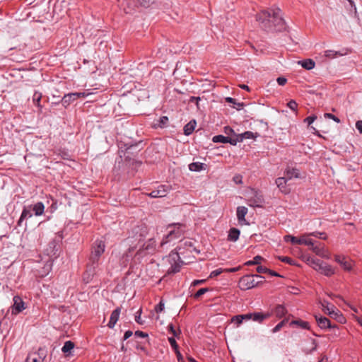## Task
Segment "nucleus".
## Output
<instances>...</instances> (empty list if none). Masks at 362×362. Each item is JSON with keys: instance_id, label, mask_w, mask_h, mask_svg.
I'll return each instance as SVG.
<instances>
[{"instance_id": "1", "label": "nucleus", "mask_w": 362, "mask_h": 362, "mask_svg": "<svg viewBox=\"0 0 362 362\" xmlns=\"http://www.w3.org/2000/svg\"><path fill=\"white\" fill-rule=\"evenodd\" d=\"M56 247L57 243L54 241L50 243L49 247L52 248V250L50 252H47L49 257L45 261L39 262L36 265L35 269L36 275L38 276L45 277L51 272L53 265V261L51 257L52 256L56 255V252H54V250L57 251V250L55 249Z\"/></svg>"}, {"instance_id": "2", "label": "nucleus", "mask_w": 362, "mask_h": 362, "mask_svg": "<svg viewBox=\"0 0 362 362\" xmlns=\"http://www.w3.org/2000/svg\"><path fill=\"white\" fill-rule=\"evenodd\" d=\"M307 262L315 270L320 272L327 276H330L335 273L334 269L329 264L323 262L322 261L308 257Z\"/></svg>"}, {"instance_id": "3", "label": "nucleus", "mask_w": 362, "mask_h": 362, "mask_svg": "<svg viewBox=\"0 0 362 362\" xmlns=\"http://www.w3.org/2000/svg\"><path fill=\"white\" fill-rule=\"evenodd\" d=\"M256 279H263L264 277L258 274L245 275L240 279L238 286L244 291L252 288L262 283V281H257Z\"/></svg>"}, {"instance_id": "4", "label": "nucleus", "mask_w": 362, "mask_h": 362, "mask_svg": "<svg viewBox=\"0 0 362 362\" xmlns=\"http://www.w3.org/2000/svg\"><path fill=\"white\" fill-rule=\"evenodd\" d=\"M180 253L182 254L181 251L180 252H172L168 257H166V262L170 264V267L167 271L168 274H175L180 272L183 263L180 259Z\"/></svg>"}, {"instance_id": "5", "label": "nucleus", "mask_w": 362, "mask_h": 362, "mask_svg": "<svg viewBox=\"0 0 362 362\" xmlns=\"http://www.w3.org/2000/svg\"><path fill=\"white\" fill-rule=\"evenodd\" d=\"M105 245L103 240H97L92 247L91 255L90 257V261L92 264L98 265V262L100 256L105 252Z\"/></svg>"}, {"instance_id": "6", "label": "nucleus", "mask_w": 362, "mask_h": 362, "mask_svg": "<svg viewBox=\"0 0 362 362\" xmlns=\"http://www.w3.org/2000/svg\"><path fill=\"white\" fill-rule=\"evenodd\" d=\"M272 9L270 11H261L256 15V20L259 23L261 28L268 30L272 28L271 20Z\"/></svg>"}, {"instance_id": "7", "label": "nucleus", "mask_w": 362, "mask_h": 362, "mask_svg": "<svg viewBox=\"0 0 362 362\" xmlns=\"http://www.w3.org/2000/svg\"><path fill=\"white\" fill-rule=\"evenodd\" d=\"M272 23L276 30H281L284 28L285 24L283 18L281 17V10L278 8H272Z\"/></svg>"}, {"instance_id": "8", "label": "nucleus", "mask_w": 362, "mask_h": 362, "mask_svg": "<svg viewBox=\"0 0 362 362\" xmlns=\"http://www.w3.org/2000/svg\"><path fill=\"white\" fill-rule=\"evenodd\" d=\"M308 235H303L298 238L291 235H286L284 237V239L286 242L290 241L292 244L313 245V240L308 238Z\"/></svg>"}, {"instance_id": "9", "label": "nucleus", "mask_w": 362, "mask_h": 362, "mask_svg": "<svg viewBox=\"0 0 362 362\" xmlns=\"http://www.w3.org/2000/svg\"><path fill=\"white\" fill-rule=\"evenodd\" d=\"M156 250V240L153 238L148 239L137 251L136 255L144 256L146 254L153 253Z\"/></svg>"}, {"instance_id": "10", "label": "nucleus", "mask_w": 362, "mask_h": 362, "mask_svg": "<svg viewBox=\"0 0 362 362\" xmlns=\"http://www.w3.org/2000/svg\"><path fill=\"white\" fill-rule=\"evenodd\" d=\"M32 210L35 216H41L44 213L45 206L42 202H37L33 206H30L28 209H24V218L31 217L33 214L30 213Z\"/></svg>"}, {"instance_id": "11", "label": "nucleus", "mask_w": 362, "mask_h": 362, "mask_svg": "<svg viewBox=\"0 0 362 362\" xmlns=\"http://www.w3.org/2000/svg\"><path fill=\"white\" fill-rule=\"evenodd\" d=\"M171 190L170 185H159L156 189L151 192L148 195L152 198L164 197Z\"/></svg>"}, {"instance_id": "12", "label": "nucleus", "mask_w": 362, "mask_h": 362, "mask_svg": "<svg viewBox=\"0 0 362 362\" xmlns=\"http://www.w3.org/2000/svg\"><path fill=\"white\" fill-rule=\"evenodd\" d=\"M311 250L320 257L329 259V254L328 250L325 248L323 244L319 243L316 245L313 242V245H310Z\"/></svg>"}, {"instance_id": "13", "label": "nucleus", "mask_w": 362, "mask_h": 362, "mask_svg": "<svg viewBox=\"0 0 362 362\" xmlns=\"http://www.w3.org/2000/svg\"><path fill=\"white\" fill-rule=\"evenodd\" d=\"M335 261L339 264L345 271H351L353 267V262L347 257L336 255L334 256Z\"/></svg>"}, {"instance_id": "14", "label": "nucleus", "mask_w": 362, "mask_h": 362, "mask_svg": "<svg viewBox=\"0 0 362 362\" xmlns=\"http://www.w3.org/2000/svg\"><path fill=\"white\" fill-rule=\"evenodd\" d=\"M247 211L248 210L247 207L243 206H238L236 210V216L238 223L240 225H249L248 221H247L245 219V216L247 215Z\"/></svg>"}, {"instance_id": "15", "label": "nucleus", "mask_w": 362, "mask_h": 362, "mask_svg": "<svg viewBox=\"0 0 362 362\" xmlns=\"http://www.w3.org/2000/svg\"><path fill=\"white\" fill-rule=\"evenodd\" d=\"M262 203L263 198L257 192H254V197L247 200L248 205L253 208L261 207Z\"/></svg>"}, {"instance_id": "16", "label": "nucleus", "mask_w": 362, "mask_h": 362, "mask_svg": "<svg viewBox=\"0 0 362 362\" xmlns=\"http://www.w3.org/2000/svg\"><path fill=\"white\" fill-rule=\"evenodd\" d=\"M235 143L242 142L244 139H256L259 136L258 133H253L250 131H247L240 134H235Z\"/></svg>"}, {"instance_id": "17", "label": "nucleus", "mask_w": 362, "mask_h": 362, "mask_svg": "<svg viewBox=\"0 0 362 362\" xmlns=\"http://www.w3.org/2000/svg\"><path fill=\"white\" fill-rule=\"evenodd\" d=\"M212 141L214 143H230L233 146L236 145L235 137L230 138L229 136H225L223 135H216L213 137Z\"/></svg>"}, {"instance_id": "18", "label": "nucleus", "mask_w": 362, "mask_h": 362, "mask_svg": "<svg viewBox=\"0 0 362 362\" xmlns=\"http://www.w3.org/2000/svg\"><path fill=\"white\" fill-rule=\"evenodd\" d=\"M14 304L11 308L12 314H18L23 310V300L19 296H15L13 298Z\"/></svg>"}, {"instance_id": "19", "label": "nucleus", "mask_w": 362, "mask_h": 362, "mask_svg": "<svg viewBox=\"0 0 362 362\" xmlns=\"http://www.w3.org/2000/svg\"><path fill=\"white\" fill-rule=\"evenodd\" d=\"M96 265H88L86 272L83 274V279L85 282L88 283L93 276L95 274Z\"/></svg>"}, {"instance_id": "20", "label": "nucleus", "mask_w": 362, "mask_h": 362, "mask_svg": "<svg viewBox=\"0 0 362 362\" xmlns=\"http://www.w3.org/2000/svg\"><path fill=\"white\" fill-rule=\"evenodd\" d=\"M45 357L44 353H32L28 354L25 362H43Z\"/></svg>"}, {"instance_id": "21", "label": "nucleus", "mask_w": 362, "mask_h": 362, "mask_svg": "<svg viewBox=\"0 0 362 362\" xmlns=\"http://www.w3.org/2000/svg\"><path fill=\"white\" fill-rule=\"evenodd\" d=\"M287 181L288 180L286 177H278L276 180V184L277 187H279L280 191L285 194H288L290 192L289 189L286 187Z\"/></svg>"}, {"instance_id": "22", "label": "nucleus", "mask_w": 362, "mask_h": 362, "mask_svg": "<svg viewBox=\"0 0 362 362\" xmlns=\"http://www.w3.org/2000/svg\"><path fill=\"white\" fill-rule=\"evenodd\" d=\"M315 319H316L318 326L322 329L335 327V326H332L331 325L329 319L325 317H322V316L318 317V316L315 315Z\"/></svg>"}, {"instance_id": "23", "label": "nucleus", "mask_w": 362, "mask_h": 362, "mask_svg": "<svg viewBox=\"0 0 362 362\" xmlns=\"http://www.w3.org/2000/svg\"><path fill=\"white\" fill-rule=\"evenodd\" d=\"M78 95L75 93L65 94L62 99V103L64 107L69 106L71 103L77 100Z\"/></svg>"}, {"instance_id": "24", "label": "nucleus", "mask_w": 362, "mask_h": 362, "mask_svg": "<svg viewBox=\"0 0 362 362\" xmlns=\"http://www.w3.org/2000/svg\"><path fill=\"white\" fill-rule=\"evenodd\" d=\"M120 311H121V309L119 308H117L115 310L112 311V313L110 315V321L107 324V326L110 328H113L115 327V324L117 323V322L119 319Z\"/></svg>"}, {"instance_id": "25", "label": "nucleus", "mask_w": 362, "mask_h": 362, "mask_svg": "<svg viewBox=\"0 0 362 362\" xmlns=\"http://www.w3.org/2000/svg\"><path fill=\"white\" fill-rule=\"evenodd\" d=\"M181 235L180 231H175L174 230H170L168 234L163 239L160 243V246H163L165 244L170 241L173 238H180Z\"/></svg>"}, {"instance_id": "26", "label": "nucleus", "mask_w": 362, "mask_h": 362, "mask_svg": "<svg viewBox=\"0 0 362 362\" xmlns=\"http://www.w3.org/2000/svg\"><path fill=\"white\" fill-rule=\"evenodd\" d=\"M298 64L306 70H311L315 66V62L311 59L298 61Z\"/></svg>"}, {"instance_id": "27", "label": "nucleus", "mask_w": 362, "mask_h": 362, "mask_svg": "<svg viewBox=\"0 0 362 362\" xmlns=\"http://www.w3.org/2000/svg\"><path fill=\"white\" fill-rule=\"evenodd\" d=\"M240 230L235 228H232L230 229L228 235V240L235 242L238 240L240 236Z\"/></svg>"}, {"instance_id": "28", "label": "nucleus", "mask_w": 362, "mask_h": 362, "mask_svg": "<svg viewBox=\"0 0 362 362\" xmlns=\"http://www.w3.org/2000/svg\"><path fill=\"white\" fill-rule=\"evenodd\" d=\"M286 178L288 180H291L292 178H298L300 177V174L298 170L296 168H287L285 171Z\"/></svg>"}, {"instance_id": "29", "label": "nucleus", "mask_w": 362, "mask_h": 362, "mask_svg": "<svg viewBox=\"0 0 362 362\" xmlns=\"http://www.w3.org/2000/svg\"><path fill=\"white\" fill-rule=\"evenodd\" d=\"M331 317H334L338 320V322L343 323L345 322V319L343 317L342 314L340 313L339 310H337L335 307L334 310H332L330 313L328 314Z\"/></svg>"}, {"instance_id": "30", "label": "nucleus", "mask_w": 362, "mask_h": 362, "mask_svg": "<svg viewBox=\"0 0 362 362\" xmlns=\"http://www.w3.org/2000/svg\"><path fill=\"white\" fill-rule=\"evenodd\" d=\"M252 320L255 322H262L269 317V315L264 314L262 313H252Z\"/></svg>"}, {"instance_id": "31", "label": "nucleus", "mask_w": 362, "mask_h": 362, "mask_svg": "<svg viewBox=\"0 0 362 362\" xmlns=\"http://www.w3.org/2000/svg\"><path fill=\"white\" fill-rule=\"evenodd\" d=\"M195 127H196L195 120L190 121L189 123H187L184 127V134L185 135L191 134L193 132V131L194 130Z\"/></svg>"}, {"instance_id": "32", "label": "nucleus", "mask_w": 362, "mask_h": 362, "mask_svg": "<svg viewBox=\"0 0 362 362\" xmlns=\"http://www.w3.org/2000/svg\"><path fill=\"white\" fill-rule=\"evenodd\" d=\"M189 169L191 171H201L204 169V164L199 162L192 163L189 165Z\"/></svg>"}, {"instance_id": "33", "label": "nucleus", "mask_w": 362, "mask_h": 362, "mask_svg": "<svg viewBox=\"0 0 362 362\" xmlns=\"http://www.w3.org/2000/svg\"><path fill=\"white\" fill-rule=\"evenodd\" d=\"M74 348V344L71 341H66L63 347L62 348V351L66 354H69L71 351Z\"/></svg>"}, {"instance_id": "34", "label": "nucleus", "mask_w": 362, "mask_h": 362, "mask_svg": "<svg viewBox=\"0 0 362 362\" xmlns=\"http://www.w3.org/2000/svg\"><path fill=\"white\" fill-rule=\"evenodd\" d=\"M322 309L326 314H329L332 311V310H334V306L333 305H331L329 302L324 300L320 303Z\"/></svg>"}, {"instance_id": "35", "label": "nucleus", "mask_w": 362, "mask_h": 362, "mask_svg": "<svg viewBox=\"0 0 362 362\" xmlns=\"http://www.w3.org/2000/svg\"><path fill=\"white\" fill-rule=\"evenodd\" d=\"M274 312H275L276 315L278 317H282L286 315V313H287V310L284 305H278L275 308Z\"/></svg>"}, {"instance_id": "36", "label": "nucleus", "mask_w": 362, "mask_h": 362, "mask_svg": "<svg viewBox=\"0 0 362 362\" xmlns=\"http://www.w3.org/2000/svg\"><path fill=\"white\" fill-rule=\"evenodd\" d=\"M182 247H187L190 251H192V250H195V248L193 246L192 242L188 240H182L180 242V245L178 247L180 251L181 250Z\"/></svg>"}, {"instance_id": "37", "label": "nucleus", "mask_w": 362, "mask_h": 362, "mask_svg": "<svg viewBox=\"0 0 362 362\" xmlns=\"http://www.w3.org/2000/svg\"><path fill=\"white\" fill-rule=\"evenodd\" d=\"M296 325L300 327L303 329H310L308 322H305V321H303L301 320H293L291 322V325Z\"/></svg>"}, {"instance_id": "38", "label": "nucleus", "mask_w": 362, "mask_h": 362, "mask_svg": "<svg viewBox=\"0 0 362 362\" xmlns=\"http://www.w3.org/2000/svg\"><path fill=\"white\" fill-rule=\"evenodd\" d=\"M41 98H42V94L40 93L35 92L33 94V101L38 107H40V110H41V109H42V107L40 105Z\"/></svg>"}, {"instance_id": "39", "label": "nucleus", "mask_w": 362, "mask_h": 362, "mask_svg": "<svg viewBox=\"0 0 362 362\" xmlns=\"http://www.w3.org/2000/svg\"><path fill=\"white\" fill-rule=\"evenodd\" d=\"M139 232H140L141 236H144L146 233H147L146 226L144 225H141V226H138L136 228V233H138Z\"/></svg>"}, {"instance_id": "40", "label": "nucleus", "mask_w": 362, "mask_h": 362, "mask_svg": "<svg viewBox=\"0 0 362 362\" xmlns=\"http://www.w3.org/2000/svg\"><path fill=\"white\" fill-rule=\"evenodd\" d=\"M168 329H169V331L170 332V333H172V334H173L174 337H177L180 334V333H181V332H180V329L176 330V329H175V327H174V326H173V324H170V325H168Z\"/></svg>"}, {"instance_id": "41", "label": "nucleus", "mask_w": 362, "mask_h": 362, "mask_svg": "<svg viewBox=\"0 0 362 362\" xmlns=\"http://www.w3.org/2000/svg\"><path fill=\"white\" fill-rule=\"evenodd\" d=\"M231 321L233 322L236 323L237 326H239L243 321V315H235L232 317Z\"/></svg>"}, {"instance_id": "42", "label": "nucleus", "mask_w": 362, "mask_h": 362, "mask_svg": "<svg viewBox=\"0 0 362 362\" xmlns=\"http://www.w3.org/2000/svg\"><path fill=\"white\" fill-rule=\"evenodd\" d=\"M279 259H280L283 262H286L290 265L296 264L294 260L288 257H279Z\"/></svg>"}, {"instance_id": "43", "label": "nucleus", "mask_w": 362, "mask_h": 362, "mask_svg": "<svg viewBox=\"0 0 362 362\" xmlns=\"http://www.w3.org/2000/svg\"><path fill=\"white\" fill-rule=\"evenodd\" d=\"M142 313V310L140 308L135 314V321L140 325L144 324V321L141 320V315Z\"/></svg>"}, {"instance_id": "44", "label": "nucleus", "mask_w": 362, "mask_h": 362, "mask_svg": "<svg viewBox=\"0 0 362 362\" xmlns=\"http://www.w3.org/2000/svg\"><path fill=\"white\" fill-rule=\"evenodd\" d=\"M209 291L208 288H202L199 289L197 293L194 295V298H198L201 296L204 295L205 293H206Z\"/></svg>"}, {"instance_id": "45", "label": "nucleus", "mask_w": 362, "mask_h": 362, "mask_svg": "<svg viewBox=\"0 0 362 362\" xmlns=\"http://www.w3.org/2000/svg\"><path fill=\"white\" fill-rule=\"evenodd\" d=\"M308 235H313L315 237H317L318 238L326 240L327 236L325 233H318V232H314L312 233H310Z\"/></svg>"}, {"instance_id": "46", "label": "nucleus", "mask_w": 362, "mask_h": 362, "mask_svg": "<svg viewBox=\"0 0 362 362\" xmlns=\"http://www.w3.org/2000/svg\"><path fill=\"white\" fill-rule=\"evenodd\" d=\"M287 106L293 111H296L297 110V107H298V104L297 103L293 100H291L288 103H287Z\"/></svg>"}, {"instance_id": "47", "label": "nucleus", "mask_w": 362, "mask_h": 362, "mask_svg": "<svg viewBox=\"0 0 362 362\" xmlns=\"http://www.w3.org/2000/svg\"><path fill=\"white\" fill-rule=\"evenodd\" d=\"M286 321H287V320H282L281 322H280L279 323H278V324H277V325L274 327V329H272V332H273L274 333L279 332V331L282 328V327L285 325V323H286Z\"/></svg>"}, {"instance_id": "48", "label": "nucleus", "mask_w": 362, "mask_h": 362, "mask_svg": "<svg viewBox=\"0 0 362 362\" xmlns=\"http://www.w3.org/2000/svg\"><path fill=\"white\" fill-rule=\"evenodd\" d=\"M168 341H169L170 344L171 345V346L173 347V349H174V351H176L177 349H178V345H177L174 337H169Z\"/></svg>"}, {"instance_id": "49", "label": "nucleus", "mask_w": 362, "mask_h": 362, "mask_svg": "<svg viewBox=\"0 0 362 362\" xmlns=\"http://www.w3.org/2000/svg\"><path fill=\"white\" fill-rule=\"evenodd\" d=\"M223 272H225V270H223L222 269H217L214 270V271H212L211 272V274L209 275V277L210 278H213V277L217 276H218L219 274H221Z\"/></svg>"}, {"instance_id": "50", "label": "nucleus", "mask_w": 362, "mask_h": 362, "mask_svg": "<svg viewBox=\"0 0 362 362\" xmlns=\"http://www.w3.org/2000/svg\"><path fill=\"white\" fill-rule=\"evenodd\" d=\"M168 122V117L166 116H163L160 118V120H159V126L160 127H163L164 126H165Z\"/></svg>"}, {"instance_id": "51", "label": "nucleus", "mask_w": 362, "mask_h": 362, "mask_svg": "<svg viewBox=\"0 0 362 362\" xmlns=\"http://www.w3.org/2000/svg\"><path fill=\"white\" fill-rule=\"evenodd\" d=\"M324 116H325V117L332 119L334 121H335L337 123L340 122V119L337 117H336L335 115H334L331 113H325L324 115Z\"/></svg>"}, {"instance_id": "52", "label": "nucleus", "mask_w": 362, "mask_h": 362, "mask_svg": "<svg viewBox=\"0 0 362 362\" xmlns=\"http://www.w3.org/2000/svg\"><path fill=\"white\" fill-rule=\"evenodd\" d=\"M317 117L315 115H311L305 119V122L308 123V125H310L315 119Z\"/></svg>"}, {"instance_id": "53", "label": "nucleus", "mask_w": 362, "mask_h": 362, "mask_svg": "<svg viewBox=\"0 0 362 362\" xmlns=\"http://www.w3.org/2000/svg\"><path fill=\"white\" fill-rule=\"evenodd\" d=\"M257 272L258 273H268L269 272V269H267V267H263V266H258L256 269Z\"/></svg>"}, {"instance_id": "54", "label": "nucleus", "mask_w": 362, "mask_h": 362, "mask_svg": "<svg viewBox=\"0 0 362 362\" xmlns=\"http://www.w3.org/2000/svg\"><path fill=\"white\" fill-rule=\"evenodd\" d=\"M164 309V303L161 300L158 305H156L155 310L156 313H160Z\"/></svg>"}, {"instance_id": "55", "label": "nucleus", "mask_w": 362, "mask_h": 362, "mask_svg": "<svg viewBox=\"0 0 362 362\" xmlns=\"http://www.w3.org/2000/svg\"><path fill=\"white\" fill-rule=\"evenodd\" d=\"M75 94L78 95L77 99L79 98H86L88 95H90L91 93L88 91H83V92H79V93H75Z\"/></svg>"}, {"instance_id": "56", "label": "nucleus", "mask_w": 362, "mask_h": 362, "mask_svg": "<svg viewBox=\"0 0 362 362\" xmlns=\"http://www.w3.org/2000/svg\"><path fill=\"white\" fill-rule=\"evenodd\" d=\"M276 81L279 85L284 86L287 82V79L285 77H278Z\"/></svg>"}, {"instance_id": "57", "label": "nucleus", "mask_w": 362, "mask_h": 362, "mask_svg": "<svg viewBox=\"0 0 362 362\" xmlns=\"http://www.w3.org/2000/svg\"><path fill=\"white\" fill-rule=\"evenodd\" d=\"M262 260H263V257L259 255H257L253 258V263H255V265H258L261 263Z\"/></svg>"}, {"instance_id": "58", "label": "nucleus", "mask_w": 362, "mask_h": 362, "mask_svg": "<svg viewBox=\"0 0 362 362\" xmlns=\"http://www.w3.org/2000/svg\"><path fill=\"white\" fill-rule=\"evenodd\" d=\"M336 54H337V52H334V51H332V50H327L325 52V57H330V58L334 57Z\"/></svg>"}, {"instance_id": "59", "label": "nucleus", "mask_w": 362, "mask_h": 362, "mask_svg": "<svg viewBox=\"0 0 362 362\" xmlns=\"http://www.w3.org/2000/svg\"><path fill=\"white\" fill-rule=\"evenodd\" d=\"M135 336L144 338L148 337V334L143 332L141 331H136Z\"/></svg>"}, {"instance_id": "60", "label": "nucleus", "mask_w": 362, "mask_h": 362, "mask_svg": "<svg viewBox=\"0 0 362 362\" xmlns=\"http://www.w3.org/2000/svg\"><path fill=\"white\" fill-rule=\"evenodd\" d=\"M224 132L228 135L232 134H235L233 129L232 128H230V127H226L224 128Z\"/></svg>"}, {"instance_id": "61", "label": "nucleus", "mask_w": 362, "mask_h": 362, "mask_svg": "<svg viewBox=\"0 0 362 362\" xmlns=\"http://www.w3.org/2000/svg\"><path fill=\"white\" fill-rule=\"evenodd\" d=\"M356 127L362 134V120H359L356 123Z\"/></svg>"}, {"instance_id": "62", "label": "nucleus", "mask_w": 362, "mask_h": 362, "mask_svg": "<svg viewBox=\"0 0 362 362\" xmlns=\"http://www.w3.org/2000/svg\"><path fill=\"white\" fill-rule=\"evenodd\" d=\"M175 352L176 354L178 362H183V358H182V356L180 354L179 349H177L176 351H175Z\"/></svg>"}, {"instance_id": "63", "label": "nucleus", "mask_w": 362, "mask_h": 362, "mask_svg": "<svg viewBox=\"0 0 362 362\" xmlns=\"http://www.w3.org/2000/svg\"><path fill=\"white\" fill-rule=\"evenodd\" d=\"M233 180L237 184L242 183V177L240 175H236L233 177Z\"/></svg>"}, {"instance_id": "64", "label": "nucleus", "mask_w": 362, "mask_h": 362, "mask_svg": "<svg viewBox=\"0 0 362 362\" xmlns=\"http://www.w3.org/2000/svg\"><path fill=\"white\" fill-rule=\"evenodd\" d=\"M132 334L133 332L130 330L125 332L124 335V340L129 339L132 335Z\"/></svg>"}]
</instances>
